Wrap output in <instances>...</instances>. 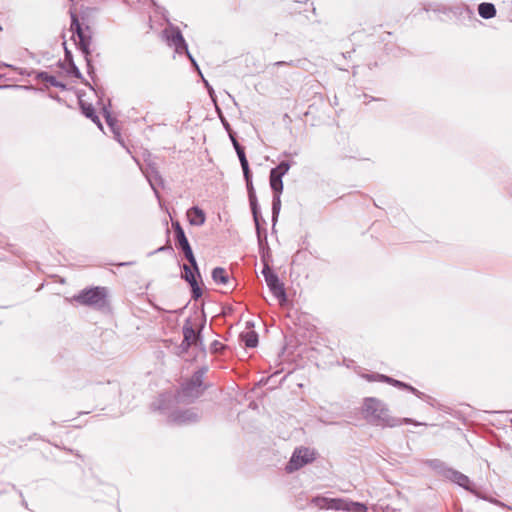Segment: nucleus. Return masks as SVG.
<instances>
[{"mask_svg":"<svg viewBox=\"0 0 512 512\" xmlns=\"http://www.w3.org/2000/svg\"><path fill=\"white\" fill-rule=\"evenodd\" d=\"M71 24L70 31L73 34L74 42L79 51H81L87 67V73L94 81L96 77L95 67L92 64L90 45L92 42V30L89 25H83L76 13L70 11Z\"/></svg>","mask_w":512,"mask_h":512,"instance_id":"obj_1","label":"nucleus"},{"mask_svg":"<svg viewBox=\"0 0 512 512\" xmlns=\"http://www.w3.org/2000/svg\"><path fill=\"white\" fill-rule=\"evenodd\" d=\"M362 413L369 421L389 427L399 426L402 424L420 425L410 418L396 419L392 417L385 406L375 398H367L364 402Z\"/></svg>","mask_w":512,"mask_h":512,"instance_id":"obj_2","label":"nucleus"},{"mask_svg":"<svg viewBox=\"0 0 512 512\" xmlns=\"http://www.w3.org/2000/svg\"><path fill=\"white\" fill-rule=\"evenodd\" d=\"M107 296L106 287L94 286L81 290L73 296V300L82 306L102 309L107 305Z\"/></svg>","mask_w":512,"mask_h":512,"instance_id":"obj_3","label":"nucleus"},{"mask_svg":"<svg viewBox=\"0 0 512 512\" xmlns=\"http://www.w3.org/2000/svg\"><path fill=\"white\" fill-rule=\"evenodd\" d=\"M265 282L274 295V297L279 301V304L284 306L288 303V297L286 293V289L284 287V283L280 280L279 276L275 271L270 267V265H266L263 267L261 271Z\"/></svg>","mask_w":512,"mask_h":512,"instance_id":"obj_4","label":"nucleus"},{"mask_svg":"<svg viewBox=\"0 0 512 512\" xmlns=\"http://www.w3.org/2000/svg\"><path fill=\"white\" fill-rule=\"evenodd\" d=\"M247 193H248V199H249V204H250L253 221L255 224L257 240L262 239V241L263 240L265 241V238H268L267 229L265 227L266 221L262 217L261 209H260V205L258 203L255 189L248 190Z\"/></svg>","mask_w":512,"mask_h":512,"instance_id":"obj_5","label":"nucleus"},{"mask_svg":"<svg viewBox=\"0 0 512 512\" xmlns=\"http://www.w3.org/2000/svg\"><path fill=\"white\" fill-rule=\"evenodd\" d=\"M316 458V452L314 449L307 447H300L295 449L288 464L286 465V472L292 473L299 470L303 466L313 462Z\"/></svg>","mask_w":512,"mask_h":512,"instance_id":"obj_6","label":"nucleus"},{"mask_svg":"<svg viewBox=\"0 0 512 512\" xmlns=\"http://www.w3.org/2000/svg\"><path fill=\"white\" fill-rule=\"evenodd\" d=\"M181 269V278L186 281L191 288V298L195 301L198 300L203 296V289L199 284L202 282L201 273L199 272V275H197L195 269L187 264L181 265Z\"/></svg>","mask_w":512,"mask_h":512,"instance_id":"obj_7","label":"nucleus"},{"mask_svg":"<svg viewBox=\"0 0 512 512\" xmlns=\"http://www.w3.org/2000/svg\"><path fill=\"white\" fill-rule=\"evenodd\" d=\"M164 34L168 44L174 47L176 53H188V45L178 27L171 26L164 30Z\"/></svg>","mask_w":512,"mask_h":512,"instance_id":"obj_8","label":"nucleus"},{"mask_svg":"<svg viewBox=\"0 0 512 512\" xmlns=\"http://www.w3.org/2000/svg\"><path fill=\"white\" fill-rule=\"evenodd\" d=\"M236 154L238 156V159L240 161V165L243 171V177L246 183V188L248 190L254 189L253 182H252V171L249 167V162L245 154V148L242 146L239 142L235 143L234 147Z\"/></svg>","mask_w":512,"mask_h":512,"instance_id":"obj_9","label":"nucleus"},{"mask_svg":"<svg viewBox=\"0 0 512 512\" xmlns=\"http://www.w3.org/2000/svg\"><path fill=\"white\" fill-rule=\"evenodd\" d=\"M311 503L319 509L349 510L348 504L342 499H333L322 496L314 497Z\"/></svg>","mask_w":512,"mask_h":512,"instance_id":"obj_10","label":"nucleus"},{"mask_svg":"<svg viewBox=\"0 0 512 512\" xmlns=\"http://www.w3.org/2000/svg\"><path fill=\"white\" fill-rule=\"evenodd\" d=\"M184 344L198 346L202 344V338L189 321L183 325L182 328Z\"/></svg>","mask_w":512,"mask_h":512,"instance_id":"obj_11","label":"nucleus"},{"mask_svg":"<svg viewBox=\"0 0 512 512\" xmlns=\"http://www.w3.org/2000/svg\"><path fill=\"white\" fill-rule=\"evenodd\" d=\"M187 218L192 226H202L206 221V214L199 206H192L187 210Z\"/></svg>","mask_w":512,"mask_h":512,"instance_id":"obj_12","label":"nucleus"},{"mask_svg":"<svg viewBox=\"0 0 512 512\" xmlns=\"http://www.w3.org/2000/svg\"><path fill=\"white\" fill-rule=\"evenodd\" d=\"M79 105H80V109H81L82 114L86 118L90 119L93 123H95L100 130H103V125H102V123L100 121L99 116L97 115V113L95 111L94 106L92 104H90V103L84 102L81 99L79 100Z\"/></svg>","mask_w":512,"mask_h":512,"instance_id":"obj_13","label":"nucleus"},{"mask_svg":"<svg viewBox=\"0 0 512 512\" xmlns=\"http://www.w3.org/2000/svg\"><path fill=\"white\" fill-rule=\"evenodd\" d=\"M363 378L369 382L379 381V382H385L387 384H407L404 381H400V380H397L392 377L386 376L384 374H379V373H367V374L363 375Z\"/></svg>","mask_w":512,"mask_h":512,"instance_id":"obj_14","label":"nucleus"},{"mask_svg":"<svg viewBox=\"0 0 512 512\" xmlns=\"http://www.w3.org/2000/svg\"><path fill=\"white\" fill-rule=\"evenodd\" d=\"M58 65L61 68L65 69L68 76L81 79L83 84L92 88V86L83 78L82 73L80 72L79 68L76 66L75 62L68 63L65 66L62 61H59Z\"/></svg>","mask_w":512,"mask_h":512,"instance_id":"obj_15","label":"nucleus"},{"mask_svg":"<svg viewBox=\"0 0 512 512\" xmlns=\"http://www.w3.org/2000/svg\"><path fill=\"white\" fill-rule=\"evenodd\" d=\"M258 248H259V254L261 257V262L263 263V267L266 265H269V262L271 261V250L268 244V239L265 238V241L262 239H258Z\"/></svg>","mask_w":512,"mask_h":512,"instance_id":"obj_16","label":"nucleus"},{"mask_svg":"<svg viewBox=\"0 0 512 512\" xmlns=\"http://www.w3.org/2000/svg\"><path fill=\"white\" fill-rule=\"evenodd\" d=\"M496 7L493 3L482 2L478 5V14L483 19H491L496 16Z\"/></svg>","mask_w":512,"mask_h":512,"instance_id":"obj_17","label":"nucleus"},{"mask_svg":"<svg viewBox=\"0 0 512 512\" xmlns=\"http://www.w3.org/2000/svg\"><path fill=\"white\" fill-rule=\"evenodd\" d=\"M211 277L216 284L227 285L230 282V277L223 267H215L211 272Z\"/></svg>","mask_w":512,"mask_h":512,"instance_id":"obj_18","label":"nucleus"},{"mask_svg":"<svg viewBox=\"0 0 512 512\" xmlns=\"http://www.w3.org/2000/svg\"><path fill=\"white\" fill-rule=\"evenodd\" d=\"M146 178L149 181L156 196L159 197V193L155 187V183L163 185V179L158 170L155 167H150V171L146 174Z\"/></svg>","mask_w":512,"mask_h":512,"instance_id":"obj_19","label":"nucleus"},{"mask_svg":"<svg viewBox=\"0 0 512 512\" xmlns=\"http://www.w3.org/2000/svg\"><path fill=\"white\" fill-rule=\"evenodd\" d=\"M282 178H283L282 176H279L278 174H275L270 170L269 182H270V187H271L273 194H282V192H283Z\"/></svg>","mask_w":512,"mask_h":512,"instance_id":"obj_20","label":"nucleus"},{"mask_svg":"<svg viewBox=\"0 0 512 512\" xmlns=\"http://www.w3.org/2000/svg\"><path fill=\"white\" fill-rule=\"evenodd\" d=\"M240 339L246 348H255L259 342L258 334L255 331L241 333Z\"/></svg>","mask_w":512,"mask_h":512,"instance_id":"obj_21","label":"nucleus"},{"mask_svg":"<svg viewBox=\"0 0 512 512\" xmlns=\"http://www.w3.org/2000/svg\"><path fill=\"white\" fill-rule=\"evenodd\" d=\"M281 194H273L272 198V222L273 226H275L278 216L281 210Z\"/></svg>","mask_w":512,"mask_h":512,"instance_id":"obj_22","label":"nucleus"},{"mask_svg":"<svg viewBox=\"0 0 512 512\" xmlns=\"http://www.w3.org/2000/svg\"><path fill=\"white\" fill-rule=\"evenodd\" d=\"M208 371L207 367H201L193 373L192 378L186 384H203V377Z\"/></svg>","mask_w":512,"mask_h":512,"instance_id":"obj_23","label":"nucleus"},{"mask_svg":"<svg viewBox=\"0 0 512 512\" xmlns=\"http://www.w3.org/2000/svg\"><path fill=\"white\" fill-rule=\"evenodd\" d=\"M291 167V162L289 161H281L276 167L272 168L271 171L279 176H284L288 173Z\"/></svg>","mask_w":512,"mask_h":512,"instance_id":"obj_24","label":"nucleus"},{"mask_svg":"<svg viewBox=\"0 0 512 512\" xmlns=\"http://www.w3.org/2000/svg\"><path fill=\"white\" fill-rule=\"evenodd\" d=\"M174 240H175V246L178 250L190 245V243L185 235V232L178 233V234L174 235Z\"/></svg>","mask_w":512,"mask_h":512,"instance_id":"obj_25","label":"nucleus"},{"mask_svg":"<svg viewBox=\"0 0 512 512\" xmlns=\"http://www.w3.org/2000/svg\"><path fill=\"white\" fill-rule=\"evenodd\" d=\"M453 480L460 486L466 488V489H469V485H470V480L469 478L462 474V473H459V472H455L454 473V476H453Z\"/></svg>","mask_w":512,"mask_h":512,"instance_id":"obj_26","label":"nucleus"},{"mask_svg":"<svg viewBox=\"0 0 512 512\" xmlns=\"http://www.w3.org/2000/svg\"><path fill=\"white\" fill-rule=\"evenodd\" d=\"M103 116L105 118L107 125L111 128V130L114 133H116V130H115V126L117 123L116 118L111 115L110 111L107 108L103 109Z\"/></svg>","mask_w":512,"mask_h":512,"instance_id":"obj_27","label":"nucleus"},{"mask_svg":"<svg viewBox=\"0 0 512 512\" xmlns=\"http://www.w3.org/2000/svg\"><path fill=\"white\" fill-rule=\"evenodd\" d=\"M348 507L350 508L348 511L350 510H353L355 512H366L367 511V507L362 504V503H359V502H350L348 503Z\"/></svg>","mask_w":512,"mask_h":512,"instance_id":"obj_28","label":"nucleus"},{"mask_svg":"<svg viewBox=\"0 0 512 512\" xmlns=\"http://www.w3.org/2000/svg\"><path fill=\"white\" fill-rule=\"evenodd\" d=\"M48 84L61 90L67 89V85L64 82L57 80L53 75L49 78Z\"/></svg>","mask_w":512,"mask_h":512,"instance_id":"obj_29","label":"nucleus"},{"mask_svg":"<svg viewBox=\"0 0 512 512\" xmlns=\"http://www.w3.org/2000/svg\"><path fill=\"white\" fill-rule=\"evenodd\" d=\"M52 75H50L48 72L46 71H38L36 72V75H35V79L40 81V82H44V83H47L49 82V78L51 77Z\"/></svg>","mask_w":512,"mask_h":512,"instance_id":"obj_30","label":"nucleus"},{"mask_svg":"<svg viewBox=\"0 0 512 512\" xmlns=\"http://www.w3.org/2000/svg\"><path fill=\"white\" fill-rule=\"evenodd\" d=\"M179 250L183 253L185 259H190L192 256H194L191 245H188L185 248H181Z\"/></svg>","mask_w":512,"mask_h":512,"instance_id":"obj_31","label":"nucleus"},{"mask_svg":"<svg viewBox=\"0 0 512 512\" xmlns=\"http://www.w3.org/2000/svg\"><path fill=\"white\" fill-rule=\"evenodd\" d=\"M186 260L188 261L189 266H190L191 268H194V269H195V271H196V273H197V275H199V266H198V263H197V261H196L195 256H192V258H190V259H186Z\"/></svg>","mask_w":512,"mask_h":512,"instance_id":"obj_32","label":"nucleus"},{"mask_svg":"<svg viewBox=\"0 0 512 512\" xmlns=\"http://www.w3.org/2000/svg\"><path fill=\"white\" fill-rule=\"evenodd\" d=\"M64 57H65L64 61L66 64L74 62L72 52L69 49H67L66 47H65Z\"/></svg>","mask_w":512,"mask_h":512,"instance_id":"obj_33","label":"nucleus"},{"mask_svg":"<svg viewBox=\"0 0 512 512\" xmlns=\"http://www.w3.org/2000/svg\"><path fill=\"white\" fill-rule=\"evenodd\" d=\"M201 78H202V81H203L205 88L207 89L210 97H213L215 95L213 87L209 84V82L204 78L203 75L201 76Z\"/></svg>","mask_w":512,"mask_h":512,"instance_id":"obj_34","label":"nucleus"},{"mask_svg":"<svg viewBox=\"0 0 512 512\" xmlns=\"http://www.w3.org/2000/svg\"><path fill=\"white\" fill-rule=\"evenodd\" d=\"M172 228L174 230V235L184 232V229L178 221H172Z\"/></svg>","mask_w":512,"mask_h":512,"instance_id":"obj_35","label":"nucleus"},{"mask_svg":"<svg viewBox=\"0 0 512 512\" xmlns=\"http://www.w3.org/2000/svg\"><path fill=\"white\" fill-rule=\"evenodd\" d=\"M223 347L224 345L217 340L213 341V343L211 344V349L214 353H218Z\"/></svg>","mask_w":512,"mask_h":512,"instance_id":"obj_36","label":"nucleus"},{"mask_svg":"<svg viewBox=\"0 0 512 512\" xmlns=\"http://www.w3.org/2000/svg\"><path fill=\"white\" fill-rule=\"evenodd\" d=\"M188 58L190 59L192 65L194 66V68L198 71L199 75L202 76V73H201V70L196 62V60L193 58V56L190 54V52L188 51V53H186Z\"/></svg>","mask_w":512,"mask_h":512,"instance_id":"obj_37","label":"nucleus"},{"mask_svg":"<svg viewBox=\"0 0 512 512\" xmlns=\"http://www.w3.org/2000/svg\"><path fill=\"white\" fill-rule=\"evenodd\" d=\"M166 250L173 251V248H172V246L170 244L164 245V246H161L158 249H156L151 254L158 253V252H163V251H166Z\"/></svg>","mask_w":512,"mask_h":512,"instance_id":"obj_38","label":"nucleus"},{"mask_svg":"<svg viewBox=\"0 0 512 512\" xmlns=\"http://www.w3.org/2000/svg\"><path fill=\"white\" fill-rule=\"evenodd\" d=\"M228 134H229V138L233 144V147H235V143L238 142L236 133L234 131H229Z\"/></svg>","mask_w":512,"mask_h":512,"instance_id":"obj_39","label":"nucleus"},{"mask_svg":"<svg viewBox=\"0 0 512 512\" xmlns=\"http://www.w3.org/2000/svg\"><path fill=\"white\" fill-rule=\"evenodd\" d=\"M222 123L227 132L233 131L229 122L226 119H222Z\"/></svg>","mask_w":512,"mask_h":512,"instance_id":"obj_40","label":"nucleus"},{"mask_svg":"<svg viewBox=\"0 0 512 512\" xmlns=\"http://www.w3.org/2000/svg\"><path fill=\"white\" fill-rule=\"evenodd\" d=\"M294 64L293 61H290V62H286V61H278L275 63L276 66H283V65H289V66H292Z\"/></svg>","mask_w":512,"mask_h":512,"instance_id":"obj_41","label":"nucleus"},{"mask_svg":"<svg viewBox=\"0 0 512 512\" xmlns=\"http://www.w3.org/2000/svg\"><path fill=\"white\" fill-rule=\"evenodd\" d=\"M135 262L133 261H128V262H121V263H118L116 264L117 266H120V267H124V266H130V265H133Z\"/></svg>","mask_w":512,"mask_h":512,"instance_id":"obj_42","label":"nucleus"},{"mask_svg":"<svg viewBox=\"0 0 512 512\" xmlns=\"http://www.w3.org/2000/svg\"><path fill=\"white\" fill-rule=\"evenodd\" d=\"M1 66H2V69H4V68L15 69L12 65H9V64H7V63H5V62H2V63H1Z\"/></svg>","mask_w":512,"mask_h":512,"instance_id":"obj_43","label":"nucleus"},{"mask_svg":"<svg viewBox=\"0 0 512 512\" xmlns=\"http://www.w3.org/2000/svg\"><path fill=\"white\" fill-rule=\"evenodd\" d=\"M192 345L184 344V340L181 343V348L185 351H187Z\"/></svg>","mask_w":512,"mask_h":512,"instance_id":"obj_44","label":"nucleus"},{"mask_svg":"<svg viewBox=\"0 0 512 512\" xmlns=\"http://www.w3.org/2000/svg\"><path fill=\"white\" fill-rule=\"evenodd\" d=\"M286 378H287V376H286V375H285L284 377H282V378H281V380L279 381V384H282V383H283V381H285V380H286Z\"/></svg>","mask_w":512,"mask_h":512,"instance_id":"obj_45","label":"nucleus"},{"mask_svg":"<svg viewBox=\"0 0 512 512\" xmlns=\"http://www.w3.org/2000/svg\"><path fill=\"white\" fill-rule=\"evenodd\" d=\"M4 88H11V86L10 85H3L2 84L1 89H4Z\"/></svg>","mask_w":512,"mask_h":512,"instance_id":"obj_46","label":"nucleus"},{"mask_svg":"<svg viewBox=\"0 0 512 512\" xmlns=\"http://www.w3.org/2000/svg\"><path fill=\"white\" fill-rule=\"evenodd\" d=\"M406 388H409L411 391H415L414 387L413 386H405Z\"/></svg>","mask_w":512,"mask_h":512,"instance_id":"obj_47","label":"nucleus"},{"mask_svg":"<svg viewBox=\"0 0 512 512\" xmlns=\"http://www.w3.org/2000/svg\"><path fill=\"white\" fill-rule=\"evenodd\" d=\"M262 382H263V378L261 380H259L258 382H256L255 384L260 385V384H263Z\"/></svg>","mask_w":512,"mask_h":512,"instance_id":"obj_48","label":"nucleus"},{"mask_svg":"<svg viewBox=\"0 0 512 512\" xmlns=\"http://www.w3.org/2000/svg\"><path fill=\"white\" fill-rule=\"evenodd\" d=\"M53 98L56 99L57 101H61L59 96H54Z\"/></svg>","mask_w":512,"mask_h":512,"instance_id":"obj_49","label":"nucleus"},{"mask_svg":"<svg viewBox=\"0 0 512 512\" xmlns=\"http://www.w3.org/2000/svg\"><path fill=\"white\" fill-rule=\"evenodd\" d=\"M1 77H2V79H3V78H5V77H6V74H5V73H2V74H1Z\"/></svg>","mask_w":512,"mask_h":512,"instance_id":"obj_50","label":"nucleus"}]
</instances>
